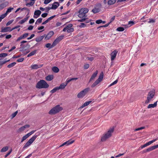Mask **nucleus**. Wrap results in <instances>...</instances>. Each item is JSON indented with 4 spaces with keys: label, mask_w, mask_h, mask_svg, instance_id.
<instances>
[{
    "label": "nucleus",
    "mask_w": 158,
    "mask_h": 158,
    "mask_svg": "<svg viewBox=\"0 0 158 158\" xmlns=\"http://www.w3.org/2000/svg\"><path fill=\"white\" fill-rule=\"evenodd\" d=\"M41 13V11L40 10H36L35 11L33 17L34 18H37L39 17Z\"/></svg>",
    "instance_id": "nucleus-15"
},
{
    "label": "nucleus",
    "mask_w": 158,
    "mask_h": 158,
    "mask_svg": "<svg viewBox=\"0 0 158 158\" xmlns=\"http://www.w3.org/2000/svg\"><path fill=\"white\" fill-rule=\"evenodd\" d=\"M34 22L35 20H34V19H31L29 21V23L30 24H32Z\"/></svg>",
    "instance_id": "nucleus-58"
},
{
    "label": "nucleus",
    "mask_w": 158,
    "mask_h": 158,
    "mask_svg": "<svg viewBox=\"0 0 158 158\" xmlns=\"http://www.w3.org/2000/svg\"><path fill=\"white\" fill-rule=\"evenodd\" d=\"M103 73L102 72L99 76L98 78L91 85V87L94 88L102 81L103 77Z\"/></svg>",
    "instance_id": "nucleus-8"
},
{
    "label": "nucleus",
    "mask_w": 158,
    "mask_h": 158,
    "mask_svg": "<svg viewBox=\"0 0 158 158\" xmlns=\"http://www.w3.org/2000/svg\"><path fill=\"white\" fill-rule=\"evenodd\" d=\"M155 94V91H150L149 92L147 97V99L145 101V104H147L149 103L152 98H153Z\"/></svg>",
    "instance_id": "nucleus-10"
},
{
    "label": "nucleus",
    "mask_w": 158,
    "mask_h": 158,
    "mask_svg": "<svg viewBox=\"0 0 158 158\" xmlns=\"http://www.w3.org/2000/svg\"><path fill=\"white\" fill-rule=\"evenodd\" d=\"M35 2H32V1L30 2L29 3L26 4V5L28 6H32L34 4Z\"/></svg>",
    "instance_id": "nucleus-38"
},
{
    "label": "nucleus",
    "mask_w": 158,
    "mask_h": 158,
    "mask_svg": "<svg viewBox=\"0 0 158 158\" xmlns=\"http://www.w3.org/2000/svg\"><path fill=\"white\" fill-rule=\"evenodd\" d=\"M13 9L14 8L13 7H10L7 9L6 13L7 14L8 13L11 12V10Z\"/></svg>",
    "instance_id": "nucleus-35"
},
{
    "label": "nucleus",
    "mask_w": 158,
    "mask_h": 158,
    "mask_svg": "<svg viewBox=\"0 0 158 158\" xmlns=\"http://www.w3.org/2000/svg\"><path fill=\"white\" fill-rule=\"evenodd\" d=\"M46 92V90H43L41 92V94H38V96H42L44 95L45 94V93Z\"/></svg>",
    "instance_id": "nucleus-44"
},
{
    "label": "nucleus",
    "mask_w": 158,
    "mask_h": 158,
    "mask_svg": "<svg viewBox=\"0 0 158 158\" xmlns=\"http://www.w3.org/2000/svg\"><path fill=\"white\" fill-rule=\"evenodd\" d=\"M102 7V5L101 3H98L95 5L94 8L91 11L93 13L96 14L98 13L101 10Z\"/></svg>",
    "instance_id": "nucleus-9"
},
{
    "label": "nucleus",
    "mask_w": 158,
    "mask_h": 158,
    "mask_svg": "<svg viewBox=\"0 0 158 158\" xmlns=\"http://www.w3.org/2000/svg\"><path fill=\"white\" fill-rule=\"evenodd\" d=\"M50 9H52L51 7H47L45 8V10H46V12L48 13L49 12V10H50Z\"/></svg>",
    "instance_id": "nucleus-62"
},
{
    "label": "nucleus",
    "mask_w": 158,
    "mask_h": 158,
    "mask_svg": "<svg viewBox=\"0 0 158 158\" xmlns=\"http://www.w3.org/2000/svg\"><path fill=\"white\" fill-rule=\"evenodd\" d=\"M86 25L84 23H81L80 25L79 26V27L81 28L85 27H86Z\"/></svg>",
    "instance_id": "nucleus-41"
},
{
    "label": "nucleus",
    "mask_w": 158,
    "mask_h": 158,
    "mask_svg": "<svg viewBox=\"0 0 158 158\" xmlns=\"http://www.w3.org/2000/svg\"><path fill=\"white\" fill-rule=\"evenodd\" d=\"M12 151V149H11L9 151L5 156V157H6L8 156L11 153Z\"/></svg>",
    "instance_id": "nucleus-60"
},
{
    "label": "nucleus",
    "mask_w": 158,
    "mask_h": 158,
    "mask_svg": "<svg viewBox=\"0 0 158 158\" xmlns=\"http://www.w3.org/2000/svg\"><path fill=\"white\" fill-rule=\"evenodd\" d=\"M16 64V63L15 62H13L7 65V68H11L15 66Z\"/></svg>",
    "instance_id": "nucleus-30"
},
{
    "label": "nucleus",
    "mask_w": 158,
    "mask_h": 158,
    "mask_svg": "<svg viewBox=\"0 0 158 158\" xmlns=\"http://www.w3.org/2000/svg\"><path fill=\"white\" fill-rule=\"evenodd\" d=\"M89 11V10L86 8H82L79 10L78 12H76L75 14H77L78 13L79 14L77 15L78 16L81 18L83 17H86L87 15L86 14Z\"/></svg>",
    "instance_id": "nucleus-2"
},
{
    "label": "nucleus",
    "mask_w": 158,
    "mask_h": 158,
    "mask_svg": "<svg viewBox=\"0 0 158 158\" xmlns=\"http://www.w3.org/2000/svg\"><path fill=\"white\" fill-rule=\"evenodd\" d=\"M48 14L47 13H43L41 15V16L43 18H45L48 15Z\"/></svg>",
    "instance_id": "nucleus-56"
},
{
    "label": "nucleus",
    "mask_w": 158,
    "mask_h": 158,
    "mask_svg": "<svg viewBox=\"0 0 158 158\" xmlns=\"http://www.w3.org/2000/svg\"><path fill=\"white\" fill-rule=\"evenodd\" d=\"M7 15V14L6 13H5L4 14H3L1 15L0 17L2 19H3L5 18Z\"/></svg>",
    "instance_id": "nucleus-42"
},
{
    "label": "nucleus",
    "mask_w": 158,
    "mask_h": 158,
    "mask_svg": "<svg viewBox=\"0 0 158 158\" xmlns=\"http://www.w3.org/2000/svg\"><path fill=\"white\" fill-rule=\"evenodd\" d=\"M102 20L101 19H99L96 21V23L97 24H99L102 23Z\"/></svg>",
    "instance_id": "nucleus-61"
},
{
    "label": "nucleus",
    "mask_w": 158,
    "mask_h": 158,
    "mask_svg": "<svg viewBox=\"0 0 158 158\" xmlns=\"http://www.w3.org/2000/svg\"><path fill=\"white\" fill-rule=\"evenodd\" d=\"M37 51V50H35L31 52L27 55V57H28L31 56H33L35 55Z\"/></svg>",
    "instance_id": "nucleus-25"
},
{
    "label": "nucleus",
    "mask_w": 158,
    "mask_h": 158,
    "mask_svg": "<svg viewBox=\"0 0 158 158\" xmlns=\"http://www.w3.org/2000/svg\"><path fill=\"white\" fill-rule=\"evenodd\" d=\"M74 28H71L67 29V31L68 33H70L73 32L74 31Z\"/></svg>",
    "instance_id": "nucleus-39"
},
{
    "label": "nucleus",
    "mask_w": 158,
    "mask_h": 158,
    "mask_svg": "<svg viewBox=\"0 0 158 158\" xmlns=\"http://www.w3.org/2000/svg\"><path fill=\"white\" fill-rule=\"evenodd\" d=\"M73 24L71 23H70L68 24L65 27L68 29L70 28H72V27H73Z\"/></svg>",
    "instance_id": "nucleus-50"
},
{
    "label": "nucleus",
    "mask_w": 158,
    "mask_h": 158,
    "mask_svg": "<svg viewBox=\"0 0 158 158\" xmlns=\"http://www.w3.org/2000/svg\"><path fill=\"white\" fill-rule=\"evenodd\" d=\"M52 70L55 73H57L60 70L57 67L54 66L52 68Z\"/></svg>",
    "instance_id": "nucleus-22"
},
{
    "label": "nucleus",
    "mask_w": 158,
    "mask_h": 158,
    "mask_svg": "<svg viewBox=\"0 0 158 158\" xmlns=\"http://www.w3.org/2000/svg\"><path fill=\"white\" fill-rule=\"evenodd\" d=\"M14 21V20H9L6 23V26H8L10 24H11Z\"/></svg>",
    "instance_id": "nucleus-52"
},
{
    "label": "nucleus",
    "mask_w": 158,
    "mask_h": 158,
    "mask_svg": "<svg viewBox=\"0 0 158 158\" xmlns=\"http://www.w3.org/2000/svg\"><path fill=\"white\" fill-rule=\"evenodd\" d=\"M27 138L28 137H27V136L26 135H24L22 138V139L21 140V142H23V141H24V140H26Z\"/></svg>",
    "instance_id": "nucleus-48"
},
{
    "label": "nucleus",
    "mask_w": 158,
    "mask_h": 158,
    "mask_svg": "<svg viewBox=\"0 0 158 158\" xmlns=\"http://www.w3.org/2000/svg\"><path fill=\"white\" fill-rule=\"evenodd\" d=\"M118 81V80L117 79L116 80H115L114 81L113 83H111L109 86H111L114 85H115L116 84Z\"/></svg>",
    "instance_id": "nucleus-49"
},
{
    "label": "nucleus",
    "mask_w": 158,
    "mask_h": 158,
    "mask_svg": "<svg viewBox=\"0 0 158 158\" xmlns=\"http://www.w3.org/2000/svg\"><path fill=\"white\" fill-rule=\"evenodd\" d=\"M8 55L6 53H2L0 54V57H5Z\"/></svg>",
    "instance_id": "nucleus-40"
},
{
    "label": "nucleus",
    "mask_w": 158,
    "mask_h": 158,
    "mask_svg": "<svg viewBox=\"0 0 158 158\" xmlns=\"http://www.w3.org/2000/svg\"><path fill=\"white\" fill-rule=\"evenodd\" d=\"M145 128V127H139V128H138L135 129V131H139L140 130H142V129Z\"/></svg>",
    "instance_id": "nucleus-47"
},
{
    "label": "nucleus",
    "mask_w": 158,
    "mask_h": 158,
    "mask_svg": "<svg viewBox=\"0 0 158 158\" xmlns=\"http://www.w3.org/2000/svg\"><path fill=\"white\" fill-rule=\"evenodd\" d=\"M148 22V23H154L155 22V20L152 19H149V21H148L146 20L143 21V22Z\"/></svg>",
    "instance_id": "nucleus-32"
},
{
    "label": "nucleus",
    "mask_w": 158,
    "mask_h": 158,
    "mask_svg": "<svg viewBox=\"0 0 158 158\" xmlns=\"http://www.w3.org/2000/svg\"><path fill=\"white\" fill-rule=\"evenodd\" d=\"M18 113V111H16L14 113H13L11 115V117H12V118L15 117L16 116V115Z\"/></svg>",
    "instance_id": "nucleus-45"
},
{
    "label": "nucleus",
    "mask_w": 158,
    "mask_h": 158,
    "mask_svg": "<svg viewBox=\"0 0 158 158\" xmlns=\"http://www.w3.org/2000/svg\"><path fill=\"white\" fill-rule=\"evenodd\" d=\"M24 60V58H21L18 59L17 60V61L18 62H23Z\"/></svg>",
    "instance_id": "nucleus-54"
},
{
    "label": "nucleus",
    "mask_w": 158,
    "mask_h": 158,
    "mask_svg": "<svg viewBox=\"0 0 158 158\" xmlns=\"http://www.w3.org/2000/svg\"><path fill=\"white\" fill-rule=\"evenodd\" d=\"M90 89V88L88 87L84 89L80 92L77 95V97L78 98H82L85 96L88 92Z\"/></svg>",
    "instance_id": "nucleus-6"
},
{
    "label": "nucleus",
    "mask_w": 158,
    "mask_h": 158,
    "mask_svg": "<svg viewBox=\"0 0 158 158\" xmlns=\"http://www.w3.org/2000/svg\"><path fill=\"white\" fill-rule=\"evenodd\" d=\"M56 15H53L51 17H50L49 18H48L47 19V20L49 21V20L52 19L53 18H54V17H56Z\"/></svg>",
    "instance_id": "nucleus-57"
},
{
    "label": "nucleus",
    "mask_w": 158,
    "mask_h": 158,
    "mask_svg": "<svg viewBox=\"0 0 158 158\" xmlns=\"http://www.w3.org/2000/svg\"><path fill=\"white\" fill-rule=\"evenodd\" d=\"M74 142V140H68V141H67L66 142L64 143L63 144H62L61 145H60L59 147H62L64 145H69L70 144H72Z\"/></svg>",
    "instance_id": "nucleus-17"
},
{
    "label": "nucleus",
    "mask_w": 158,
    "mask_h": 158,
    "mask_svg": "<svg viewBox=\"0 0 158 158\" xmlns=\"http://www.w3.org/2000/svg\"><path fill=\"white\" fill-rule=\"evenodd\" d=\"M45 78L47 81H51L54 78V76L53 75H49L46 77Z\"/></svg>",
    "instance_id": "nucleus-20"
},
{
    "label": "nucleus",
    "mask_w": 158,
    "mask_h": 158,
    "mask_svg": "<svg viewBox=\"0 0 158 158\" xmlns=\"http://www.w3.org/2000/svg\"><path fill=\"white\" fill-rule=\"evenodd\" d=\"M124 27H120L117 28L116 31H124Z\"/></svg>",
    "instance_id": "nucleus-33"
},
{
    "label": "nucleus",
    "mask_w": 158,
    "mask_h": 158,
    "mask_svg": "<svg viewBox=\"0 0 158 158\" xmlns=\"http://www.w3.org/2000/svg\"><path fill=\"white\" fill-rule=\"evenodd\" d=\"M94 57H86V59H87L88 60H89L90 61H92L94 60Z\"/></svg>",
    "instance_id": "nucleus-55"
},
{
    "label": "nucleus",
    "mask_w": 158,
    "mask_h": 158,
    "mask_svg": "<svg viewBox=\"0 0 158 158\" xmlns=\"http://www.w3.org/2000/svg\"><path fill=\"white\" fill-rule=\"evenodd\" d=\"M116 0H109L107 2L108 5H111L114 4L115 3Z\"/></svg>",
    "instance_id": "nucleus-26"
},
{
    "label": "nucleus",
    "mask_w": 158,
    "mask_h": 158,
    "mask_svg": "<svg viewBox=\"0 0 158 158\" xmlns=\"http://www.w3.org/2000/svg\"><path fill=\"white\" fill-rule=\"evenodd\" d=\"M89 67V64H84V68L85 69H88Z\"/></svg>",
    "instance_id": "nucleus-51"
},
{
    "label": "nucleus",
    "mask_w": 158,
    "mask_h": 158,
    "mask_svg": "<svg viewBox=\"0 0 158 158\" xmlns=\"http://www.w3.org/2000/svg\"><path fill=\"white\" fill-rule=\"evenodd\" d=\"M33 26L32 25H30L27 28V29L29 30H31L33 28Z\"/></svg>",
    "instance_id": "nucleus-64"
},
{
    "label": "nucleus",
    "mask_w": 158,
    "mask_h": 158,
    "mask_svg": "<svg viewBox=\"0 0 158 158\" xmlns=\"http://www.w3.org/2000/svg\"><path fill=\"white\" fill-rule=\"evenodd\" d=\"M52 46V44L51 45L50 43H47L45 45V47L46 48H49V49H51L53 47Z\"/></svg>",
    "instance_id": "nucleus-29"
},
{
    "label": "nucleus",
    "mask_w": 158,
    "mask_h": 158,
    "mask_svg": "<svg viewBox=\"0 0 158 158\" xmlns=\"http://www.w3.org/2000/svg\"><path fill=\"white\" fill-rule=\"evenodd\" d=\"M20 46L21 47L19 48L20 52H23L26 51L27 50V49L25 48L26 47L28 46L27 48H29L30 47V45L28 44H27L26 45L23 44H21Z\"/></svg>",
    "instance_id": "nucleus-11"
},
{
    "label": "nucleus",
    "mask_w": 158,
    "mask_h": 158,
    "mask_svg": "<svg viewBox=\"0 0 158 158\" xmlns=\"http://www.w3.org/2000/svg\"><path fill=\"white\" fill-rule=\"evenodd\" d=\"M54 34V32L53 31H50L45 36L44 39L46 40H49Z\"/></svg>",
    "instance_id": "nucleus-13"
},
{
    "label": "nucleus",
    "mask_w": 158,
    "mask_h": 158,
    "mask_svg": "<svg viewBox=\"0 0 158 158\" xmlns=\"http://www.w3.org/2000/svg\"><path fill=\"white\" fill-rule=\"evenodd\" d=\"M153 150H154V149H153V146H151V147L148 148H147V151L148 152H149L152 151Z\"/></svg>",
    "instance_id": "nucleus-46"
},
{
    "label": "nucleus",
    "mask_w": 158,
    "mask_h": 158,
    "mask_svg": "<svg viewBox=\"0 0 158 158\" xmlns=\"http://www.w3.org/2000/svg\"><path fill=\"white\" fill-rule=\"evenodd\" d=\"M114 127L110 128L107 132L102 137L101 141L102 142L105 141L107 139L110 137L112 136V133L114 132Z\"/></svg>",
    "instance_id": "nucleus-3"
},
{
    "label": "nucleus",
    "mask_w": 158,
    "mask_h": 158,
    "mask_svg": "<svg viewBox=\"0 0 158 158\" xmlns=\"http://www.w3.org/2000/svg\"><path fill=\"white\" fill-rule=\"evenodd\" d=\"M11 31V28L10 27H6L4 28L2 27L1 28V32H6L8 31L10 32Z\"/></svg>",
    "instance_id": "nucleus-14"
},
{
    "label": "nucleus",
    "mask_w": 158,
    "mask_h": 158,
    "mask_svg": "<svg viewBox=\"0 0 158 158\" xmlns=\"http://www.w3.org/2000/svg\"><path fill=\"white\" fill-rule=\"evenodd\" d=\"M64 37V35H60L57 37L56 40H57L59 42L61 40L63 39Z\"/></svg>",
    "instance_id": "nucleus-27"
},
{
    "label": "nucleus",
    "mask_w": 158,
    "mask_h": 158,
    "mask_svg": "<svg viewBox=\"0 0 158 158\" xmlns=\"http://www.w3.org/2000/svg\"><path fill=\"white\" fill-rule=\"evenodd\" d=\"M98 73V70H96L95 72H94L92 74V75L91 76L89 80V82H90V81L93 80L97 76V74Z\"/></svg>",
    "instance_id": "nucleus-19"
},
{
    "label": "nucleus",
    "mask_w": 158,
    "mask_h": 158,
    "mask_svg": "<svg viewBox=\"0 0 158 158\" xmlns=\"http://www.w3.org/2000/svg\"><path fill=\"white\" fill-rule=\"evenodd\" d=\"M42 19L41 18H39L36 22L35 24H37V22H38L39 23H40L42 22Z\"/></svg>",
    "instance_id": "nucleus-43"
},
{
    "label": "nucleus",
    "mask_w": 158,
    "mask_h": 158,
    "mask_svg": "<svg viewBox=\"0 0 158 158\" xmlns=\"http://www.w3.org/2000/svg\"><path fill=\"white\" fill-rule=\"evenodd\" d=\"M59 90L57 87H55L53 89L50 91V92L52 94L56 92L57 90Z\"/></svg>",
    "instance_id": "nucleus-31"
},
{
    "label": "nucleus",
    "mask_w": 158,
    "mask_h": 158,
    "mask_svg": "<svg viewBox=\"0 0 158 158\" xmlns=\"http://www.w3.org/2000/svg\"><path fill=\"white\" fill-rule=\"evenodd\" d=\"M88 19L86 17H83L82 19H78L77 21L79 22H83L85 21L86 19Z\"/></svg>",
    "instance_id": "nucleus-34"
},
{
    "label": "nucleus",
    "mask_w": 158,
    "mask_h": 158,
    "mask_svg": "<svg viewBox=\"0 0 158 158\" xmlns=\"http://www.w3.org/2000/svg\"><path fill=\"white\" fill-rule=\"evenodd\" d=\"M35 87L36 88L39 89H46L48 88L49 85L45 80H41L37 83Z\"/></svg>",
    "instance_id": "nucleus-1"
},
{
    "label": "nucleus",
    "mask_w": 158,
    "mask_h": 158,
    "mask_svg": "<svg viewBox=\"0 0 158 158\" xmlns=\"http://www.w3.org/2000/svg\"><path fill=\"white\" fill-rule=\"evenodd\" d=\"M103 73L102 72L99 76L98 78L91 85V87L94 88L102 81L103 77Z\"/></svg>",
    "instance_id": "nucleus-7"
},
{
    "label": "nucleus",
    "mask_w": 158,
    "mask_h": 158,
    "mask_svg": "<svg viewBox=\"0 0 158 158\" xmlns=\"http://www.w3.org/2000/svg\"><path fill=\"white\" fill-rule=\"evenodd\" d=\"M92 101L86 102H85L83 105H82L81 107V108H83L85 106H87L90 103L92 102Z\"/></svg>",
    "instance_id": "nucleus-23"
},
{
    "label": "nucleus",
    "mask_w": 158,
    "mask_h": 158,
    "mask_svg": "<svg viewBox=\"0 0 158 158\" xmlns=\"http://www.w3.org/2000/svg\"><path fill=\"white\" fill-rule=\"evenodd\" d=\"M35 41L37 42H39L40 41H41L42 40H41L40 37H37L35 39Z\"/></svg>",
    "instance_id": "nucleus-63"
},
{
    "label": "nucleus",
    "mask_w": 158,
    "mask_h": 158,
    "mask_svg": "<svg viewBox=\"0 0 158 158\" xmlns=\"http://www.w3.org/2000/svg\"><path fill=\"white\" fill-rule=\"evenodd\" d=\"M63 108L58 105L52 108L48 112V114L51 115L55 114L63 110Z\"/></svg>",
    "instance_id": "nucleus-4"
},
{
    "label": "nucleus",
    "mask_w": 158,
    "mask_h": 158,
    "mask_svg": "<svg viewBox=\"0 0 158 158\" xmlns=\"http://www.w3.org/2000/svg\"><path fill=\"white\" fill-rule=\"evenodd\" d=\"M157 101L155 102L154 104H149L147 108L148 109L150 108H154L157 106Z\"/></svg>",
    "instance_id": "nucleus-21"
},
{
    "label": "nucleus",
    "mask_w": 158,
    "mask_h": 158,
    "mask_svg": "<svg viewBox=\"0 0 158 158\" xmlns=\"http://www.w3.org/2000/svg\"><path fill=\"white\" fill-rule=\"evenodd\" d=\"M60 5V4L58 2H55L52 5V6L51 7L52 9L55 10Z\"/></svg>",
    "instance_id": "nucleus-16"
},
{
    "label": "nucleus",
    "mask_w": 158,
    "mask_h": 158,
    "mask_svg": "<svg viewBox=\"0 0 158 158\" xmlns=\"http://www.w3.org/2000/svg\"><path fill=\"white\" fill-rule=\"evenodd\" d=\"M118 52L117 50H115L111 53V61H113L115 59Z\"/></svg>",
    "instance_id": "nucleus-12"
},
{
    "label": "nucleus",
    "mask_w": 158,
    "mask_h": 158,
    "mask_svg": "<svg viewBox=\"0 0 158 158\" xmlns=\"http://www.w3.org/2000/svg\"><path fill=\"white\" fill-rule=\"evenodd\" d=\"M38 135H35L30 138L25 143L23 148V149L29 146L38 137Z\"/></svg>",
    "instance_id": "nucleus-5"
},
{
    "label": "nucleus",
    "mask_w": 158,
    "mask_h": 158,
    "mask_svg": "<svg viewBox=\"0 0 158 158\" xmlns=\"http://www.w3.org/2000/svg\"><path fill=\"white\" fill-rule=\"evenodd\" d=\"M59 42L56 39L54 40V41L53 42L52 44V47H54L56 46L57 44Z\"/></svg>",
    "instance_id": "nucleus-37"
},
{
    "label": "nucleus",
    "mask_w": 158,
    "mask_h": 158,
    "mask_svg": "<svg viewBox=\"0 0 158 158\" xmlns=\"http://www.w3.org/2000/svg\"><path fill=\"white\" fill-rule=\"evenodd\" d=\"M28 33H25L23 34L22 35H21L20 37H19L16 40V41L17 42L19 41L21 39L25 38L27 37L28 35Z\"/></svg>",
    "instance_id": "nucleus-18"
},
{
    "label": "nucleus",
    "mask_w": 158,
    "mask_h": 158,
    "mask_svg": "<svg viewBox=\"0 0 158 158\" xmlns=\"http://www.w3.org/2000/svg\"><path fill=\"white\" fill-rule=\"evenodd\" d=\"M66 86V85L65 84L62 83L61 84L59 87H57L59 89H63L65 88Z\"/></svg>",
    "instance_id": "nucleus-24"
},
{
    "label": "nucleus",
    "mask_w": 158,
    "mask_h": 158,
    "mask_svg": "<svg viewBox=\"0 0 158 158\" xmlns=\"http://www.w3.org/2000/svg\"><path fill=\"white\" fill-rule=\"evenodd\" d=\"M153 143V141H152V140H151V141H150L147 143H145L146 145L147 146L150 145L151 144H152V143Z\"/></svg>",
    "instance_id": "nucleus-59"
},
{
    "label": "nucleus",
    "mask_w": 158,
    "mask_h": 158,
    "mask_svg": "<svg viewBox=\"0 0 158 158\" xmlns=\"http://www.w3.org/2000/svg\"><path fill=\"white\" fill-rule=\"evenodd\" d=\"M44 4H47L49 3L52 0H44Z\"/></svg>",
    "instance_id": "nucleus-53"
},
{
    "label": "nucleus",
    "mask_w": 158,
    "mask_h": 158,
    "mask_svg": "<svg viewBox=\"0 0 158 158\" xmlns=\"http://www.w3.org/2000/svg\"><path fill=\"white\" fill-rule=\"evenodd\" d=\"M31 68L33 69H37L39 68V65L35 64L31 65Z\"/></svg>",
    "instance_id": "nucleus-36"
},
{
    "label": "nucleus",
    "mask_w": 158,
    "mask_h": 158,
    "mask_svg": "<svg viewBox=\"0 0 158 158\" xmlns=\"http://www.w3.org/2000/svg\"><path fill=\"white\" fill-rule=\"evenodd\" d=\"M8 149V146H5L3 147L0 150L1 152H4L6 151Z\"/></svg>",
    "instance_id": "nucleus-28"
}]
</instances>
